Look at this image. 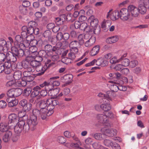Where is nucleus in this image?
Wrapping results in <instances>:
<instances>
[{
    "instance_id": "obj_1",
    "label": "nucleus",
    "mask_w": 149,
    "mask_h": 149,
    "mask_svg": "<svg viewBox=\"0 0 149 149\" xmlns=\"http://www.w3.org/2000/svg\"><path fill=\"white\" fill-rule=\"evenodd\" d=\"M33 42L36 44H39V47L48 54H57L58 51L59 50V49L57 47L56 45L52 46L49 44L48 41L46 40L37 41L36 40H34Z\"/></svg>"
},
{
    "instance_id": "obj_2",
    "label": "nucleus",
    "mask_w": 149,
    "mask_h": 149,
    "mask_svg": "<svg viewBox=\"0 0 149 149\" xmlns=\"http://www.w3.org/2000/svg\"><path fill=\"white\" fill-rule=\"evenodd\" d=\"M11 51L6 53V60L11 62H16L17 58L23 57V52L22 50H18L16 46L11 47Z\"/></svg>"
},
{
    "instance_id": "obj_3",
    "label": "nucleus",
    "mask_w": 149,
    "mask_h": 149,
    "mask_svg": "<svg viewBox=\"0 0 149 149\" xmlns=\"http://www.w3.org/2000/svg\"><path fill=\"white\" fill-rule=\"evenodd\" d=\"M38 124L37 119H36L34 116H31L30 118L27 120L25 125L26 130H27L28 132L29 129L31 131L35 130L37 128Z\"/></svg>"
},
{
    "instance_id": "obj_4",
    "label": "nucleus",
    "mask_w": 149,
    "mask_h": 149,
    "mask_svg": "<svg viewBox=\"0 0 149 149\" xmlns=\"http://www.w3.org/2000/svg\"><path fill=\"white\" fill-rule=\"evenodd\" d=\"M33 114L31 115V117H36V119L38 117L39 119H41L42 120L46 119V115L44 110H40L37 109H34L32 111Z\"/></svg>"
},
{
    "instance_id": "obj_5",
    "label": "nucleus",
    "mask_w": 149,
    "mask_h": 149,
    "mask_svg": "<svg viewBox=\"0 0 149 149\" xmlns=\"http://www.w3.org/2000/svg\"><path fill=\"white\" fill-rule=\"evenodd\" d=\"M54 64V63H52L49 64L47 66L46 63H45L44 66L40 64V65H39L35 69L36 71L39 72L37 74V75L40 76L43 75L47 69L49 68Z\"/></svg>"
},
{
    "instance_id": "obj_6",
    "label": "nucleus",
    "mask_w": 149,
    "mask_h": 149,
    "mask_svg": "<svg viewBox=\"0 0 149 149\" xmlns=\"http://www.w3.org/2000/svg\"><path fill=\"white\" fill-rule=\"evenodd\" d=\"M20 107H22L23 110L25 112H28L32 109V105L30 103H28L26 100L23 99L19 102Z\"/></svg>"
},
{
    "instance_id": "obj_7",
    "label": "nucleus",
    "mask_w": 149,
    "mask_h": 149,
    "mask_svg": "<svg viewBox=\"0 0 149 149\" xmlns=\"http://www.w3.org/2000/svg\"><path fill=\"white\" fill-rule=\"evenodd\" d=\"M139 4L141 13L144 14L146 11V9L149 8V0H140Z\"/></svg>"
},
{
    "instance_id": "obj_8",
    "label": "nucleus",
    "mask_w": 149,
    "mask_h": 149,
    "mask_svg": "<svg viewBox=\"0 0 149 149\" xmlns=\"http://www.w3.org/2000/svg\"><path fill=\"white\" fill-rule=\"evenodd\" d=\"M8 125L10 127L14 126L17 121H19L18 116L15 113L10 114L8 116Z\"/></svg>"
},
{
    "instance_id": "obj_9",
    "label": "nucleus",
    "mask_w": 149,
    "mask_h": 149,
    "mask_svg": "<svg viewBox=\"0 0 149 149\" xmlns=\"http://www.w3.org/2000/svg\"><path fill=\"white\" fill-rule=\"evenodd\" d=\"M140 9L139 5L138 8L133 5H130L128 7L127 10L129 12L131 13L132 16L136 17L139 15V13H141V10Z\"/></svg>"
},
{
    "instance_id": "obj_10",
    "label": "nucleus",
    "mask_w": 149,
    "mask_h": 149,
    "mask_svg": "<svg viewBox=\"0 0 149 149\" xmlns=\"http://www.w3.org/2000/svg\"><path fill=\"white\" fill-rule=\"evenodd\" d=\"M24 124L23 122L19 121L17 124L14 126L15 132L17 134H19L23 130L24 132H27V131L26 130L25 125Z\"/></svg>"
},
{
    "instance_id": "obj_11",
    "label": "nucleus",
    "mask_w": 149,
    "mask_h": 149,
    "mask_svg": "<svg viewBox=\"0 0 149 149\" xmlns=\"http://www.w3.org/2000/svg\"><path fill=\"white\" fill-rule=\"evenodd\" d=\"M130 14L127 9L123 8L120 11V18L123 21L127 20L130 18Z\"/></svg>"
},
{
    "instance_id": "obj_12",
    "label": "nucleus",
    "mask_w": 149,
    "mask_h": 149,
    "mask_svg": "<svg viewBox=\"0 0 149 149\" xmlns=\"http://www.w3.org/2000/svg\"><path fill=\"white\" fill-rule=\"evenodd\" d=\"M54 98L51 97L47 100V106L50 107L51 109H54L55 106L59 105V102Z\"/></svg>"
},
{
    "instance_id": "obj_13",
    "label": "nucleus",
    "mask_w": 149,
    "mask_h": 149,
    "mask_svg": "<svg viewBox=\"0 0 149 149\" xmlns=\"http://www.w3.org/2000/svg\"><path fill=\"white\" fill-rule=\"evenodd\" d=\"M60 91V88L56 87L54 89H51L49 88L48 94L49 95L52 97L56 98L58 97L57 95Z\"/></svg>"
},
{
    "instance_id": "obj_14",
    "label": "nucleus",
    "mask_w": 149,
    "mask_h": 149,
    "mask_svg": "<svg viewBox=\"0 0 149 149\" xmlns=\"http://www.w3.org/2000/svg\"><path fill=\"white\" fill-rule=\"evenodd\" d=\"M59 78V77L58 76L55 77H51L47 81H45L43 83L40 84V86L41 88H43L44 86H51L53 84V81H56V80L58 78Z\"/></svg>"
},
{
    "instance_id": "obj_15",
    "label": "nucleus",
    "mask_w": 149,
    "mask_h": 149,
    "mask_svg": "<svg viewBox=\"0 0 149 149\" xmlns=\"http://www.w3.org/2000/svg\"><path fill=\"white\" fill-rule=\"evenodd\" d=\"M85 31L88 33H91V34H98L100 31V28L97 29L95 28H91L87 24V26L85 28Z\"/></svg>"
},
{
    "instance_id": "obj_16",
    "label": "nucleus",
    "mask_w": 149,
    "mask_h": 149,
    "mask_svg": "<svg viewBox=\"0 0 149 149\" xmlns=\"http://www.w3.org/2000/svg\"><path fill=\"white\" fill-rule=\"evenodd\" d=\"M73 78L72 75L71 74H67L61 77V79L62 82L70 84L72 82Z\"/></svg>"
},
{
    "instance_id": "obj_17",
    "label": "nucleus",
    "mask_w": 149,
    "mask_h": 149,
    "mask_svg": "<svg viewBox=\"0 0 149 149\" xmlns=\"http://www.w3.org/2000/svg\"><path fill=\"white\" fill-rule=\"evenodd\" d=\"M36 23L33 21L29 22L28 24L27 33L30 35L33 34L34 28Z\"/></svg>"
},
{
    "instance_id": "obj_18",
    "label": "nucleus",
    "mask_w": 149,
    "mask_h": 149,
    "mask_svg": "<svg viewBox=\"0 0 149 149\" xmlns=\"http://www.w3.org/2000/svg\"><path fill=\"white\" fill-rule=\"evenodd\" d=\"M43 37L46 38H47L48 40L53 43V38L52 37V33L49 30L45 31L43 33Z\"/></svg>"
},
{
    "instance_id": "obj_19",
    "label": "nucleus",
    "mask_w": 149,
    "mask_h": 149,
    "mask_svg": "<svg viewBox=\"0 0 149 149\" xmlns=\"http://www.w3.org/2000/svg\"><path fill=\"white\" fill-rule=\"evenodd\" d=\"M97 118L99 122L100 123L104 124L108 122V119L106 117L105 114H100L97 115Z\"/></svg>"
},
{
    "instance_id": "obj_20",
    "label": "nucleus",
    "mask_w": 149,
    "mask_h": 149,
    "mask_svg": "<svg viewBox=\"0 0 149 149\" xmlns=\"http://www.w3.org/2000/svg\"><path fill=\"white\" fill-rule=\"evenodd\" d=\"M104 103L100 105V108L104 111L110 110L111 109V107L109 101L108 100H106L104 101Z\"/></svg>"
},
{
    "instance_id": "obj_21",
    "label": "nucleus",
    "mask_w": 149,
    "mask_h": 149,
    "mask_svg": "<svg viewBox=\"0 0 149 149\" xmlns=\"http://www.w3.org/2000/svg\"><path fill=\"white\" fill-rule=\"evenodd\" d=\"M88 22L90 23L91 26L95 28L97 25L98 23L97 19L94 18V16L93 15H91L89 17Z\"/></svg>"
},
{
    "instance_id": "obj_22",
    "label": "nucleus",
    "mask_w": 149,
    "mask_h": 149,
    "mask_svg": "<svg viewBox=\"0 0 149 149\" xmlns=\"http://www.w3.org/2000/svg\"><path fill=\"white\" fill-rule=\"evenodd\" d=\"M116 130L112 129H108L105 130L104 133L106 136L113 137L116 135Z\"/></svg>"
},
{
    "instance_id": "obj_23",
    "label": "nucleus",
    "mask_w": 149,
    "mask_h": 149,
    "mask_svg": "<svg viewBox=\"0 0 149 149\" xmlns=\"http://www.w3.org/2000/svg\"><path fill=\"white\" fill-rule=\"evenodd\" d=\"M23 68L29 71H34L35 70L33 68H31L30 63L24 61H22Z\"/></svg>"
},
{
    "instance_id": "obj_24",
    "label": "nucleus",
    "mask_w": 149,
    "mask_h": 149,
    "mask_svg": "<svg viewBox=\"0 0 149 149\" xmlns=\"http://www.w3.org/2000/svg\"><path fill=\"white\" fill-rule=\"evenodd\" d=\"M12 136V132L10 130H8L6 132L5 134L3 137L2 139L4 142H8L10 140Z\"/></svg>"
},
{
    "instance_id": "obj_25",
    "label": "nucleus",
    "mask_w": 149,
    "mask_h": 149,
    "mask_svg": "<svg viewBox=\"0 0 149 149\" xmlns=\"http://www.w3.org/2000/svg\"><path fill=\"white\" fill-rule=\"evenodd\" d=\"M81 145V143H78V142H76V143H67L65 144V146H67L69 148H70V147L77 148V149H84L80 147V146Z\"/></svg>"
},
{
    "instance_id": "obj_26",
    "label": "nucleus",
    "mask_w": 149,
    "mask_h": 149,
    "mask_svg": "<svg viewBox=\"0 0 149 149\" xmlns=\"http://www.w3.org/2000/svg\"><path fill=\"white\" fill-rule=\"evenodd\" d=\"M111 24V21L110 20H107L103 22L102 24V27L104 32H106L108 30V28Z\"/></svg>"
},
{
    "instance_id": "obj_27",
    "label": "nucleus",
    "mask_w": 149,
    "mask_h": 149,
    "mask_svg": "<svg viewBox=\"0 0 149 149\" xmlns=\"http://www.w3.org/2000/svg\"><path fill=\"white\" fill-rule=\"evenodd\" d=\"M41 87L40 86H38L33 87V91L31 93L33 97H36L39 94L40 91Z\"/></svg>"
},
{
    "instance_id": "obj_28",
    "label": "nucleus",
    "mask_w": 149,
    "mask_h": 149,
    "mask_svg": "<svg viewBox=\"0 0 149 149\" xmlns=\"http://www.w3.org/2000/svg\"><path fill=\"white\" fill-rule=\"evenodd\" d=\"M118 37L117 36L108 38L106 40V42L107 43L112 44L114 43L118 40Z\"/></svg>"
},
{
    "instance_id": "obj_29",
    "label": "nucleus",
    "mask_w": 149,
    "mask_h": 149,
    "mask_svg": "<svg viewBox=\"0 0 149 149\" xmlns=\"http://www.w3.org/2000/svg\"><path fill=\"white\" fill-rule=\"evenodd\" d=\"M126 54H124L121 56L123 58L121 59V65L123 66L126 67L128 66L130 64L129 60L127 58H125V57L126 56Z\"/></svg>"
},
{
    "instance_id": "obj_30",
    "label": "nucleus",
    "mask_w": 149,
    "mask_h": 149,
    "mask_svg": "<svg viewBox=\"0 0 149 149\" xmlns=\"http://www.w3.org/2000/svg\"><path fill=\"white\" fill-rule=\"evenodd\" d=\"M100 50V46L97 45L94 47L90 52V55L93 56L98 54Z\"/></svg>"
},
{
    "instance_id": "obj_31",
    "label": "nucleus",
    "mask_w": 149,
    "mask_h": 149,
    "mask_svg": "<svg viewBox=\"0 0 149 149\" xmlns=\"http://www.w3.org/2000/svg\"><path fill=\"white\" fill-rule=\"evenodd\" d=\"M47 105V100L46 101L43 100L40 101L39 102V106L40 108L41 109V110H44L45 113L46 111L47 110V109L45 108L46 107Z\"/></svg>"
},
{
    "instance_id": "obj_32",
    "label": "nucleus",
    "mask_w": 149,
    "mask_h": 149,
    "mask_svg": "<svg viewBox=\"0 0 149 149\" xmlns=\"http://www.w3.org/2000/svg\"><path fill=\"white\" fill-rule=\"evenodd\" d=\"M34 40H33L32 41V43H34L33 45L32 44V45L29 48V51L31 53H38V52H37V51L38 50L37 47L36 46V45H39V44H36L35 43L33 42V41Z\"/></svg>"
},
{
    "instance_id": "obj_33",
    "label": "nucleus",
    "mask_w": 149,
    "mask_h": 149,
    "mask_svg": "<svg viewBox=\"0 0 149 149\" xmlns=\"http://www.w3.org/2000/svg\"><path fill=\"white\" fill-rule=\"evenodd\" d=\"M8 125L4 123L0 124V131L2 132H4L7 131L8 128Z\"/></svg>"
},
{
    "instance_id": "obj_34",
    "label": "nucleus",
    "mask_w": 149,
    "mask_h": 149,
    "mask_svg": "<svg viewBox=\"0 0 149 149\" xmlns=\"http://www.w3.org/2000/svg\"><path fill=\"white\" fill-rule=\"evenodd\" d=\"M22 72L21 71L18 70L15 72L14 74L13 77L16 80H19L22 77Z\"/></svg>"
},
{
    "instance_id": "obj_35",
    "label": "nucleus",
    "mask_w": 149,
    "mask_h": 149,
    "mask_svg": "<svg viewBox=\"0 0 149 149\" xmlns=\"http://www.w3.org/2000/svg\"><path fill=\"white\" fill-rule=\"evenodd\" d=\"M17 45H15L16 47H17V49L19 51L22 50L23 52V56L25 55L24 52L23 50V49L25 48V45L24 44L23 42L22 43H17Z\"/></svg>"
},
{
    "instance_id": "obj_36",
    "label": "nucleus",
    "mask_w": 149,
    "mask_h": 149,
    "mask_svg": "<svg viewBox=\"0 0 149 149\" xmlns=\"http://www.w3.org/2000/svg\"><path fill=\"white\" fill-rule=\"evenodd\" d=\"M59 17L63 22L65 21H69L70 19V15H66L65 14L60 15Z\"/></svg>"
},
{
    "instance_id": "obj_37",
    "label": "nucleus",
    "mask_w": 149,
    "mask_h": 149,
    "mask_svg": "<svg viewBox=\"0 0 149 149\" xmlns=\"http://www.w3.org/2000/svg\"><path fill=\"white\" fill-rule=\"evenodd\" d=\"M14 97H17L20 95L22 93V90L21 88H13Z\"/></svg>"
},
{
    "instance_id": "obj_38",
    "label": "nucleus",
    "mask_w": 149,
    "mask_h": 149,
    "mask_svg": "<svg viewBox=\"0 0 149 149\" xmlns=\"http://www.w3.org/2000/svg\"><path fill=\"white\" fill-rule=\"evenodd\" d=\"M15 39L17 42H15V45H17V43H22L23 42H24V41L25 40L23 38H22L20 35H17L15 37Z\"/></svg>"
},
{
    "instance_id": "obj_39",
    "label": "nucleus",
    "mask_w": 149,
    "mask_h": 149,
    "mask_svg": "<svg viewBox=\"0 0 149 149\" xmlns=\"http://www.w3.org/2000/svg\"><path fill=\"white\" fill-rule=\"evenodd\" d=\"M112 15L113 17H111V18L113 20L117 19L120 17V11L119 12L118 10H116L113 12Z\"/></svg>"
},
{
    "instance_id": "obj_40",
    "label": "nucleus",
    "mask_w": 149,
    "mask_h": 149,
    "mask_svg": "<svg viewBox=\"0 0 149 149\" xmlns=\"http://www.w3.org/2000/svg\"><path fill=\"white\" fill-rule=\"evenodd\" d=\"M31 66V68H33L34 69H35L39 65H40L41 63L37 61L35 59L32 60L30 62Z\"/></svg>"
},
{
    "instance_id": "obj_41",
    "label": "nucleus",
    "mask_w": 149,
    "mask_h": 149,
    "mask_svg": "<svg viewBox=\"0 0 149 149\" xmlns=\"http://www.w3.org/2000/svg\"><path fill=\"white\" fill-rule=\"evenodd\" d=\"M32 91V89L30 87H27L25 88L23 91L24 96L27 97L29 95Z\"/></svg>"
},
{
    "instance_id": "obj_42",
    "label": "nucleus",
    "mask_w": 149,
    "mask_h": 149,
    "mask_svg": "<svg viewBox=\"0 0 149 149\" xmlns=\"http://www.w3.org/2000/svg\"><path fill=\"white\" fill-rule=\"evenodd\" d=\"M19 10L20 12L23 15H26L27 13V8L22 5L19 6Z\"/></svg>"
},
{
    "instance_id": "obj_43",
    "label": "nucleus",
    "mask_w": 149,
    "mask_h": 149,
    "mask_svg": "<svg viewBox=\"0 0 149 149\" xmlns=\"http://www.w3.org/2000/svg\"><path fill=\"white\" fill-rule=\"evenodd\" d=\"M6 53H0V63H3L6 60Z\"/></svg>"
},
{
    "instance_id": "obj_44",
    "label": "nucleus",
    "mask_w": 149,
    "mask_h": 149,
    "mask_svg": "<svg viewBox=\"0 0 149 149\" xmlns=\"http://www.w3.org/2000/svg\"><path fill=\"white\" fill-rule=\"evenodd\" d=\"M78 44L79 46L82 45L84 43V41L83 39V35L82 34L79 35L78 37Z\"/></svg>"
},
{
    "instance_id": "obj_45",
    "label": "nucleus",
    "mask_w": 149,
    "mask_h": 149,
    "mask_svg": "<svg viewBox=\"0 0 149 149\" xmlns=\"http://www.w3.org/2000/svg\"><path fill=\"white\" fill-rule=\"evenodd\" d=\"M18 103V100L17 99L12 100L11 102L8 103V105L9 107H11L16 106Z\"/></svg>"
},
{
    "instance_id": "obj_46",
    "label": "nucleus",
    "mask_w": 149,
    "mask_h": 149,
    "mask_svg": "<svg viewBox=\"0 0 149 149\" xmlns=\"http://www.w3.org/2000/svg\"><path fill=\"white\" fill-rule=\"evenodd\" d=\"M45 87V90H43L40 91V94L41 96L44 97L47 95L48 93L47 91L49 90V88L47 87H48V86H44Z\"/></svg>"
},
{
    "instance_id": "obj_47",
    "label": "nucleus",
    "mask_w": 149,
    "mask_h": 149,
    "mask_svg": "<svg viewBox=\"0 0 149 149\" xmlns=\"http://www.w3.org/2000/svg\"><path fill=\"white\" fill-rule=\"evenodd\" d=\"M50 107L47 106V110L45 112L46 115V118L47 116H51L54 112L53 109H51Z\"/></svg>"
},
{
    "instance_id": "obj_48",
    "label": "nucleus",
    "mask_w": 149,
    "mask_h": 149,
    "mask_svg": "<svg viewBox=\"0 0 149 149\" xmlns=\"http://www.w3.org/2000/svg\"><path fill=\"white\" fill-rule=\"evenodd\" d=\"M28 116L27 115L25 114L23 115L22 117H20L19 121H22L23 122L24 125H26V121L27 120H28Z\"/></svg>"
},
{
    "instance_id": "obj_49",
    "label": "nucleus",
    "mask_w": 149,
    "mask_h": 149,
    "mask_svg": "<svg viewBox=\"0 0 149 149\" xmlns=\"http://www.w3.org/2000/svg\"><path fill=\"white\" fill-rule=\"evenodd\" d=\"M48 54L43 49L40 50L38 53V55L40 56L43 58H47V55Z\"/></svg>"
},
{
    "instance_id": "obj_50",
    "label": "nucleus",
    "mask_w": 149,
    "mask_h": 149,
    "mask_svg": "<svg viewBox=\"0 0 149 149\" xmlns=\"http://www.w3.org/2000/svg\"><path fill=\"white\" fill-rule=\"evenodd\" d=\"M122 58L123 57H121L120 58L117 59V58L116 57H114L110 60V63L111 64H115L116 63H119L120 61Z\"/></svg>"
},
{
    "instance_id": "obj_51",
    "label": "nucleus",
    "mask_w": 149,
    "mask_h": 149,
    "mask_svg": "<svg viewBox=\"0 0 149 149\" xmlns=\"http://www.w3.org/2000/svg\"><path fill=\"white\" fill-rule=\"evenodd\" d=\"M113 142L111 140L106 139L104 141L103 143L105 146L110 147L111 146Z\"/></svg>"
},
{
    "instance_id": "obj_52",
    "label": "nucleus",
    "mask_w": 149,
    "mask_h": 149,
    "mask_svg": "<svg viewBox=\"0 0 149 149\" xmlns=\"http://www.w3.org/2000/svg\"><path fill=\"white\" fill-rule=\"evenodd\" d=\"M92 146L94 149H102L103 148V146L97 142L93 143L92 144Z\"/></svg>"
},
{
    "instance_id": "obj_53",
    "label": "nucleus",
    "mask_w": 149,
    "mask_h": 149,
    "mask_svg": "<svg viewBox=\"0 0 149 149\" xmlns=\"http://www.w3.org/2000/svg\"><path fill=\"white\" fill-rule=\"evenodd\" d=\"M22 80L20 81H18L17 82V84H18L19 85V86L20 87H24L27 84V82L26 81V80L22 79Z\"/></svg>"
},
{
    "instance_id": "obj_54",
    "label": "nucleus",
    "mask_w": 149,
    "mask_h": 149,
    "mask_svg": "<svg viewBox=\"0 0 149 149\" xmlns=\"http://www.w3.org/2000/svg\"><path fill=\"white\" fill-rule=\"evenodd\" d=\"M102 135L101 133H97L95 134L94 135L93 137L96 140H101L103 139Z\"/></svg>"
},
{
    "instance_id": "obj_55",
    "label": "nucleus",
    "mask_w": 149,
    "mask_h": 149,
    "mask_svg": "<svg viewBox=\"0 0 149 149\" xmlns=\"http://www.w3.org/2000/svg\"><path fill=\"white\" fill-rule=\"evenodd\" d=\"M13 88H12L8 90L7 92V95L8 97H14Z\"/></svg>"
},
{
    "instance_id": "obj_56",
    "label": "nucleus",
    "mask_w": 149,
    "mask_h": 149,
    "mask_svg": "<svg viewBox=\"0 0 149 149\" xmlns=\"http://www.w3.org/2000/svg\"><path fill=\"white\" fill-rule=\"evenodd\" d=\"M138 64V62L136 60L131 61L129 64L130 67L131 68H133L136 67Z\"/></svg>"
},
{
    "instance_id": "obj_57",
    "label": "nucleus",
    "mask_w": 149,
    "mask_h": 149,
    "mask_svg": "<svg viewBox=\"0 0 149 149\" xmlns=\"http://www.w3.org/2000/svg\"><path fill=\"white\" fill-rule=\"evenodd\" d=\"M106 117L108 118V117L110 118H113V114L112 112H109L107 111H104L103 112Z\"/></svg>"
},
{
    "instance_id": "obj_58",
    "label": "nucleus",
    "mask_w": 149,
    "mask_h": 149,
    "mask_svg": "<svg viewBox=\"0 0 149 149\" xmlns=\"http://www.w3.org/2000/svg\"><path fill=\"white\" fill-rule=\"evenodd\" d=\"M111 147L113 149H120V146L115 142H113Z\"/></svg>"
},
{
    "instance_id": "obj_59",
    "label": "nucleus",
    "mask_w": 149,
    "mask_h": 149,
    "mask_svg": "<svg viewBox=\"0 0 149 149\" xmlns=\"http://www.w3.org/2000/svg\"><path fill=\"white\" fill-rule=\"evenodd\" d=\"M2 64L4 67L12 66L11 62L7 60L5 61L3 63H2Z\"/></svg>"
},
{
    "instance_id": "obj_60",
    "label": "nucleus",
    "mask_w": 149,
    "mask_h": 149,
    "mask_svg": "<svg viewBox=\"0 0 149 149\" xmlns=\"http://www.w3.org/2000/svg\"><path fill=\"white\" fill-rule=\"evenodd\" d=\"M56 38L57 40H61L63 39V33L61 32H58L56 35Z\"/></svg>"
},
{
    "instance_id": "obj_61",
    "label": "nucleus",
    "mask_w": 149,
    "mask_h": 149,
    "mask_svg": "<svg viewBox=\"0 0 149 149\" xmlns=\"http://www.w3.org/2000/svg\"><path fill=\"white\" fill-rule=\"evenodd\" d=\"M118 85L116 84H113L111 85V90L113 92H116L118 90Z\"/></svg>"
},
{
    "instance_id": "obj_62",
    "label": "nucleus",
    "mask_w": 149,
    "mask_h": 149,
    "mask_svg": "<svg viewBox=\"0 0 149 149\" xmlns=\"http://www.w3.org/2000/svg\"><path fill=\"white\" fill-rule=\"evenodd\" d=\"M70 47H79L78 44V41L77 40H74L70 42L69 44Z\"/></svg>"
},
{
    "instance_id": "obj_63",
    "label": "nucleus",
    "mask_w": 149,
    "mask_h": 149,
    "mask_svg": "<svg viewBox=\"0 0 149 149\" xmlns=\"http://www.w3.org/2000/svg\"><path fill=\"white\" fill-rule=\"evenodd\" d=\"M121 73L125 75H127L129 72V69L127 68H122L121 71Z\"/></svg>"
},
{
    "instance_id": "obj_64",
    "label": "nucleus",
    "mask_w": 149,
    "mask_h": 149,
    "mask_svg": "<svg viewBox=\"0 0 149 149\" xmlns=\"http://www.w3.org/2000/svg\"><path fill=\"white\" fill-rule=\"evenodd\" d=\"M141 71V68L138 67L136 68L133 70V72L137 75L139 74Z\"/></svg>"
}]
</instances>
